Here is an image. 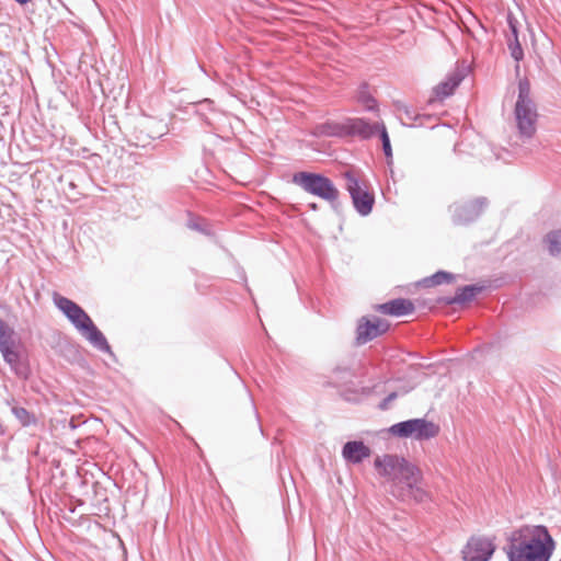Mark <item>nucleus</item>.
I'll use <instances>...</instances> for the list:
<instances>
[{"label": "nucleus", "instance_id": "obj_1", "mask_svg": "<svg viewBox=\"0 0 561 561\" xmlns=\"http://www.w3.org/2000/svg\"><path fill=\"white\" fill-rule=\"evenodd\" d=\"M378 473L386 479L389 493L401 502L423 503L428 493L422 486L421 469L404 457L386 454L374 461Z\"/></svg>", "mask_w": 561, "mask_h": 561}, {"label": "nucleus", "instance_id": "obj_2", "mask_svg": "<svg viewBox=\"0 0 561 561\" xmlns=\"http://www.w3.org/2000/svg\"><path fill=\"white\" fill-rule=\"evenodd\" d=\"M537 536H530L528 526L513 530L507 537V543L503 547L508 561H549L556 542L543 525L535 526Z\"/></svg>", "mask_w": 561, "mask_h": 561}, {"label": "nucleus", "instance_id": "obj_3", "mask_svg": "<svg viewBox=\"0 0 561 561\" xmlns=\"http://www.w3.org/2000/svg\"><path fill=\"white\" fill-rule=\"evenodd\" d=\"M53 301L77 332L88 341L93 348L115 357L107 339L81 306L57 293H54Z\"/></svg>", "mask_w": 561, "mask_h": 561}, {"label": "nucleus", "instance_id": "obj_4", "mask_svg": "<svg viewBox=\"0 0 561 561\" xmlns=\"http://www.w3.org/2000/svg\"><path fill=\"white\" fill-rule=\"evenodd\" d=\"M514 117L518 137L523 142L531 140L537 130V106L531 98L530 82L527 78L518 81V95L514 107Z\"/></svg>", "mask_w": 561, "mask_h": 561}, {"label": "nucleus", "instance_id": "obj_5", "mask_svg": "<svg viewBox=\"0 0 561 561\" xmlns=\"http://www.w3.org/2000/svg\"><path fill=\"white\" fill-rule=\"evenodd\" d=\"M291 183L306 193L317 196L330 204L334 211L341 208L340 192L333 181L322 173L300 171L293 174Z\"/></svg>", "mask_w": 561, "mask_h": 561}, {"label": "nucleus", "instance_id": "obj_6", "mask_svg": "<svg viewBox=\"0 0 561 561\" xmlns=\"http://www.w3.org/2000/svg\"><path fill=\"white\" fill-rule=\"evenodd\" d=\"M345 180V190L348 192L354 209L362 217L368 216L375 205V195L369 192L367 183L362 181L354 170H346L342 173Z\"/></svg>", "mask_w": 561, "mask_h": 561}, {"label": "nucleus", "instance_id": "obj_7", "mask_svg": "<svg viewBox=\"0 0 561 561\" xmlns=\"http://www.w3.org/2000/svg\"><path fill=\"white\" fill-rule=\"evenodd\" d=\"M439 432V427L426 419H410L390 426L389 433L393 436L417 440L431 439Z\"/></svg>", "mask_w": 561, "mask_h": 561}, {"label": "nucleus", "instance_id": "obj_8", "mask_svg": "<svg viewBox=\"0 0 561 561\" xmlns=\"http://www.w3.org/2000/svg\"><path fill=\"white\" fill-rule=\"evenodd\" d=\"M489 205L484 196L463 203H455L449 207L451 221L456 226H468L480 218Z\"/></svg>", "mask_w": 561, "mask_h": 561}, {"label": "nucleus", "instance_id": "obj_9", "mask_svg": "<svg viewBox=\"0 0 561 561\" xmlns=\"http://www.w3.org/2000/svg\"><path fill=\"white\" fill-rule=\"evenodd\" d=\"M390 329V323L388 320L373 316V317H360L357 320L356 331H355V345L362 346L365 345L373 340L383 335Z\"/></svg>", "mask_w": 561, "mask_h": 561}, {"label": "nucleus", "instance_id": "obj_10", "mask_svg": "<svg viewBox=\"0 0 561 561\" xmlns=\"http://www.w3.org/2000/svg\"><path fill=\"white\" fill-rule=\"evenodd\" d=\"M495 551L493 539L482 536L471 537L462 549L463 561H489Z\"/></svg>", "mask_w": 561, "mask_h": 561}, {"label": "nucleus", "instance_id": "obj_11", "mask_svg": "<svg viewBox=\"0 0 561 561\" xmlns=\"http://www.w3.org/2000/svg\"><path fill=\"white\" fill-rule=\"evenodd\" d=\"M510 34H506V44L511 57L515 60V73L519 76V62L524 59V49L518 38V21L512 12L506 16Z\"/></svg>", "mask_w": 561, "mask_h": 561}, {"label": "nucleus", "instance_id": "obj_12", "mask_svg": "<svg viewBox=\"0 0 561 561\" xmlns=\"http://www.w3.org/2000/svg\"><path fill=\"white\" fill-rule=\"evenodd\" d=\"M385 126L382 122L369 123L368 119L363 117L346 118L347 137L357 136L360 139L367 140L378 135Z\"/></svg>", "mask_w": 561, "mask_h": 561}, {"label": "nucleus", "instance_id": "obj_13", "mask_svg": "<svg viewBox=\"0 0 561 561\" xmlns=\"http://www.w3.org/2000/svg\"><path fill=\"white\" fill-rule=\"evenodd\" d=\"M465 77V69H456L448 73L442 82L434 87V98L428 100V104H433L436 100L443 101L446 98L453 95L456 88L461 83Z\"/></svg>", "mask_w": 561, "mask_h": 561}, {"label": "nucleus", "instance_id": "obj_14", "mask_svg": "<svg viewBox=\"0 0 561 561\" xmlns=\"http://www.w3.org/2000/svg\"><path fill=\"white\" fill-rule=\"evenodd\" d=\"M190 113L196 115L203 125L214 128L215 117L220 113L215 107V103L210 99H203L197 102H193L187 106Z\"/></svg>", "mask_w": 561, "mask_h": 561}, {"label": "nucleus", "instance_id": "obj_15", "mask_svg": "<svg viewBox=\"0 0 561 561\" xmlns=\"http://www.w3.org/2000/svg\"><path fill=\"white\" fill-rule=\"evenodd\" d=\"M370 454V448L362 440L346 442L342 448L343 459L353 465L360 463L364 459L368 458Z\"/></svg>", "mask_w": 561, "mask_h": 561}, {"label": "nucleus", "instance_id": "obj_16", "mask_svg": "<svg viewBox=\"0 0 561 561\" xmlns=\"http://www.w3.org/2000/svg\"><path fill=\"white\" fill-rule=\"evenodd\" d=\"M377 311L392 317H403L415 310L414 304L407 298H396L376 307Z\"/></svg>", "mask_w": 561, "mask_h": 561}, {"label": "nucleus", "instance_id": "obj_17", "mask_svg": "<svg viewBox=\"0 0 561 561\" xmlns=\"http://www.w3.org/2000/svg\"><path fill=\"white\" fill-rule=\"evenodd\" d=\"M483 290L482 286L478 285H466L459 287L454 296L439 297L437 299L438 304H444L447 306L451 305H462L468 302L474 298L476 295L480 294Z\"/></svg>", "mask_w": 561, "mask_h": 561}, {"label": "nucleus", "instance_id": "obj_18", "mask_svg": "<svg viewBox=\"0 0 561 561\" xmlns=\"http://www.w3.org/2000/svg\"><path fill=\"white\" fill-rule=\"evenodd\" d=\"M311 134L314 137H337L344 138L347 137L346 130V119L344 122H334L327 121L320 124H317Z\"/></svg>", "mask_w": 561, "mask_h": 561}, {"label": "nucleus", "instance_id": "obj_19", "mask_svg": "<svg viewBox=\"0 0 561 561\" xmlns=\"http://www.w3.org/2000/svg\"><path fill=\"white\" fill-rule=\"evenodd\" d=\"M543 242L551 256L561 257V228L547 233Z\"/></svg>", "mask_w": 561, "mask_h": 561}, {"label": "nucleus", "instance_id": "obj_20", "mask_svg": "<svg viewBox=\"0 0 561 561\" xmlns=\"http://www.w3.org/2000/svg\"><path fill=\"white\" fill-rule=\"evenodd\" d=\"M357 101L364 106L367 112H377L378 111V102L371 95L368 90V84H360L357 93Z\"/></svg>", "mask_w": 561, "mask_h": 561}, {"label": "nucleus", "instance_id": "obj_21", "mask_svg": "<svg viewBox=\"0 0 561 561\" xmlns=\"http://www.w3.org/2000/svg\"><path fill=\"white\" fill-rule=\"evenodd\" d=\"M11 370L21 379H28L30 375H31V369H30V365H28V362L25 357L23 356H20L15 359H12L10 360L9 363H7Z\"/></svg>", "mask_w": 561, "mask_h": 561}, {"label": "nucleus", "instance_id": "obj_22", "mask_svg": "<svg viewBox=\"0 0 561 561\" xmlns=\"http://www.w3.org/2000/svg\"><path fill=\"white\" fill-rule=\"evenodd\" d=\"M16 344V333L2 318H0V350Z\"/></svg>", "mask_w": 561, "mask_h": 561}, {"label": "nucleus", "instance_id": "obj_23", "mask_svg": "<svg viewBox=\"0 0 561 561\" xmlns=\"http://www.w3.org/2000/svg\"><path fill=\"white\" fill-rule=\"evenodd\" d=\"M11 412L23 427L34 425L37 422L35 414L23 407L14 405Z\"/></svg>", "mask_w": 561, "mask_h": 561}, {"label": "nucleus", "instance_id": "obj_24", "mask_svg": "<svg viewBox=\"0 0 561 561\" xmlns=\"http://www.w3.org/2000/svg\"><path fill=\"white\" fill-rule=\"evenodd\" d=\"M455 280V275L446 271H437L430 277H425L421 283L425 286H435Z\"/></svg>", "mask_w": 561, "mask_h": 561}, {"label": "nucleus", "instance_id": "obj_25", "mask_svg": "<svg viewBox=\"0 0 561 561\" xmlns=\"http://www.w3.org/2000/svg\"><path fill=\"white\" fill-rule=\"evenodd\" d=\"M403 112H404V114H405L408 119L417 123L419 126H424L425 125V121H435V116L434 115L417 113L411 106H404L403 107Z\"/></svg>", "mask_w": 561, "mask_h": 561}, {"label": "nucleus", "instance_id": "obj_26", "mask_svg": "<svg viewBox=\"0 0 561 561\" xmlns=\"http://www.w3.org/2000/svg\"><path fill=\"white\" fill-rule=\"evenodd\" d=\"M332 373L335 378L342 382H346L347 380H351L353 377H355L354 370L348 365H336Z\"/></svg>", "mask_w": 561, "mask_h": 561}, {"label": "nucleus", "instance_id": "obj_27", "mask_svg": "<svg viewBox=\"0 0 561 561\" xmlns=\"http://www.w3.org/2000/svg\"><path fill=\"white\" fill-rule=\"evenodd\" d=\"M378 136L381 140L382 151L388 160V163H390L392 160V148L386 126H381V130L379 131Z\"/></svg>", "mask_w": 561, "mask_h": 561}, {"label": "nucleus", "instance_id": "obj_28", "mask_svg": "<svg viewBox=\"0 0 561 561\" xmlns=\"http://www.w3.org/2000/svg\"><path fill=\"white\" fill-rule=\"evenodd\" d=\"M0 353L5 363H9L10 360L22 356V354L16 350V344L8 345V346L1 348Z\"/></svg>", "mask_w": 561, "mask_h": 561}, {"label": "nucleus", "instance_id": "obj_29", "mask_svg": "<svg viewBox=\"0 0 561 561\" xmlns=\"http://www.w3.org/2000/svg\"><path fill=\"white\" fill-rule=\"evenodd\" d=\"M398 397H399V393L397 391L390 392L385 399H382L379 402V404H378L379 410H381V411L388 410L390 407V403L392 401H394Z\"/></svg>", "mask_w": 561, "mask_h": 561}, {"label": "nucleus", "instance_id": "obj_30", "mask_svg": "<svg viewBox=\"0 0 561 561\" xmlns=\"http://www.w3.org/2000/svg\"><path fill=\"white\" fill-rule=\"evenodd\" d=\"M187 227L192 230H196V231H199V232H203L205 233L206 232V229L204 228V226L199 222V219L197 217H193L191 216V218L188 219L187 221Z\"/></svg>", "mask_w": 561, "mask_h": 561}, {"label": "nucleus", "instance_id": "obj_31", "mask_svg": "<svg viewBox=\"0 0 561 561\" xmlns=\"http://www.w3.org/2000/svg\"><path fill=\"white\" fill-rule=\"evenodd\" d=\"M371 388L369 387H363L362 388V393L365 394V396H369L371 393Z\"/></svg>", "mask_w": 561, "mask_h": 561}, {"label": "nucleus", "instance_id": "obj_32", "mask_svg": "<svg viewBox=\"0 0 561 561\" xmlns=\"http://www.w3.org/2000/svg\"><path fill=\"white\" fill-rule=\"evenodd\" d=\"M309 208L312 210H318L319 207H318V204L311 203V204H309Z\"/></svg>", "mask_w": 561, "mask_h": 561}, {"label": "nucleus", "instance_id": "obj_33", "mask_svg": "<svg viewBox=\"0 0 561 561\" xmlns=\"http://www.w3.org/2000/svg\"><path fill=\"white\" fill-rule=\"evenodd\" d=\"M14 1H15L16 3H19V4H22V5H23V4L28 3L31 0H14Z\"/></svg>", "mask_w": 561, "mask_h": 561}, {"label": "nucleus", "instance_id": "obj_34", "mask_svg": "<svg viewBox=\"0 0 561 561\" xmlns=\"http://www.w3.org/2000/svg\"><path fill=\"white\" fill-rule=\"evenodd\" d=\"M437 121V118L435 117V121H425V124L426 123H435ZM432 127H435V124H432Z\"/></svg>", "mask_w": 561, "mask_h": 561}, {"label": "nucleus", "instance_id": "obj_35", "mask_svg": "<svg viewBox=\"0 0 561 561\" xmlns=\"http://www.w3.org/2000/svg\"><path fill=\"white\" fill-rule=\"evenodd\" d=\"M254 414H255L256 420L259 421V420H260V419H259V413H257V411H256V409H255V408H254Z\"/></svg>", "mask_w": 561, "mask_h": 561}, {"label": "nucleus", "instance_id": "obj_36", "mask_svg": "<svg viewBox=\"0 0 561 561\" xmlns=\"http://www.w3.org/2000/svg\"><path fill=\"white\" fill-rule=\"evenodd\" d=\"M409 391H410V389H404V390L402 391V393H408Z\"/></svg>", "mask_w": 561, "mask_h": 561}, {"label": "nucleus", "instance_id": "obj_37", "mask_svg": "<svg viewBox=\"0 0 561 561\" xmlns=\"http://www.w3.org/2000/svg\"><path fill=\"white\" fill-rule=\"evenodd\" d=\"M259 427H260V432L263 434V428H262L261 424H259Z\"/></svg>", "mask_w": 561, "mask_h": 561}, {"label": "nucleus", "instance_id": "obj_38", "mask_svg": "<svg viewBox=\"0 0 561 561\" xmlns=\"http://www.w3.org/2000/svg\"><path fill=\"white\" fill-rule=\"evenodd\" d=\"M560 561H561V558H560Z\"/></svg>", "mask_w": 561, "mask_h": 561}]
</instances>
